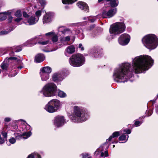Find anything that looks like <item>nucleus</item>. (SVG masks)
Here are the masks:
<instances>
[{"label": "nucleus", "instance_id": "obj_32", "mask_svg": "<svg viewBox=\"0 0 158 158\" xmlns=\"http://www.w3.org/2000/svg\"><path fill=\"white\" fill-rule=\"evenodd\" d=\"M77 0H62V2L64 4H72Z\"/></svg>", "mask_w": 158, "mask_h": 158}, {"label": "nucleus", "instance_id": "obj_33", "mask_svg": "<svg viewBox=\"0 0 158 158\" xmlns=\"http://www.w3.org/2000/svg\"><path fill=\"white\" fill-rule=\"evenodd\" d=\"M42 10H38L36 11L35 13V18L37 20H39V17H40L42 14Z\"/></svg>", "mask_w": 158, "mask_h": 158}, {"label": "nucleus", "instance_id": "obj_52", "mask_svg": "<svg viewBox=\"0 0 158 158\" xmlns=\"http://www.w3.org/2000/svg\"><path fill=\"white\" fill-rule=\"evenodd\" d=\"M13 19V17L12 16L10 15L8 17V20L9 23L11 22Z\"/></svg>", "mask_w": 158, "mask_h": 158}, {"label": "nucleus", "instance_id": "obj_55", "mask_svg": "<svg viewBox=\"0 0 158 158\" xmlns=\"http://www.w3.org/2000/svg\"><path fill=\"white\" fill-rule=\"evenodd\" d=\"M16 74L15 73L14 74H12L11 73H10L9 75V76L10 77H14L15 76Z\"/></svg>", "mask_w": 158, "mask_h": 158}, {"label": "nucleus", "instance_id": "obj_27", "mask_svg": "<svg viewBox=\"0 0 158 158\" xmlns=\"http://www.w3.org/2000/svg\"><path fill=\"white\" fill-rule=\"evenodd\" d=\"M10 13L9 12H5L0 13V21H3L7 18L6 15H10Z\"/></svg>", "mask_w": 158, "mask_h": 158}, {"label": "nucleus", "instance_id": "obj_48", "mask_svg": "<svg viewBox=\"0 0 158 158\" xmlns=\"http://www.w3.org/2000/svg\"><path fill=\"white\" fill-rule=\"evenodd\" d=\"M55 34L53 32L51 31L46 34L45 35L46 36L48 35H53Z\"/></svg>", "mask_w": 158, "mask_h": 158}, {"label": "nucleus", "instance_id": "obj_49", "mask_svg": "<svg viewBox=\"0 0 158 158\" xmlns=\"http://www.w3.org/2000/svg\"><path fill=\"white\" fill-rule=\"evenodd\" d=\"M11 118H10L9 117H6L4 119V121L5 122H9L11 120Z\"/></svg>", "mask_w": 158, "mask_h": 158}, {"label": "nucleus", "instance_id": "obj_39", "mask_svg": "<svg viewBox=\"0 0 158 158\" xmlns=\"http://www.w3.org/2000/svg\"><path fill=\"white\" fill-rule=\"evenodd\" d=\"M70 37L68 35L62 39L61 41H68L70 40Z\"/></svg>", "mask_w": 158, "mask_h": 158}, {"label": "nucleus", "instance_id": "obj_26", "mask_svg": "<svg viewBox=\"0 0 158 158\" xmlns=\"http://www.w3.org/2000/svg\"><path fill=\"white\" fill-rule=\"evenodd\" d=\"M120 135V132L119 131H116L112 134V135L110 136L108 139L106 140V143L108 144V143L113 138L118 137Z\"/></svg>", "mask_w": 158, "mask_h": 158}, {"label": "nucleus", "instance_id": "obj_25", "mask_svg": "<svg viewBox=\"0 0 158 158\" xmlns=\"http://www.w3.org/2000/svg\"><path fill=\"white\" fill-rule=\"evenodd\" d=\"M52 71L51 68L48 66L44 67L41 68L40 69V72L44 73L49 74Z\"/></svg>", "mask_w": 158, "mask_h": 158}, {"label": "nucleus", "instance_id": "obj_16", "mask_svg": "<svg viewBox=\"0 0 158 158\" xmlns=\"http://www.w3.org/2000/svg\"><path fill=\"white\" fill-rule=\"evenodd\" d=\"M77 6L80 9L85 11H89V8L85 2H79L77 3Z\"/></svg>", "mask_w": 158, "mask_h": 158}, {"label": "nucleus", "instance_id": "obj_10", "mask_svg": "<svg viewBox=\"0 0 158 158\" xmlns=\"http://www.w3.org/2000/svg\"><path fill=\"white\" fill-rule=\"evenodd\" d=\"M130 36L128 34L124 33L122 34L119 37L118 41L119 44L124 46L127 44L130 40Z\"/></svg>", "mask_w": 158, "mask_h": 158}, {"label": "nucleus", "instance_id": "obj_42", "mask_svg": "<svg viewBox=\"0 0 158 158\" xmlns=\"http://www.w3.org/2000/svg\"><path fill=\"white\" fill-rule=\"evenodd\" d=\"M16 140L15 138L12 137L9 139V142L11 144H14L16 142Z\"/></svg>", "mask_w": 158, "mask_h": 158}, {"label": "nucleus", "instance_id": "obj_22", "mask_svg": "<svg viewBox=\"0 0 158 158\" xmlns=\"http://www.w3.org/2000/svg\"><path fill=\"white\" fill-rule=\"evenodd\" d=\"M45 59L44 55L42 54H38L35 56V60L36 63H40L43 61Z\"/></svg>", "mask_w": 158, "mask_h": 158}, {"label": "nucleus", "instance_id": "obj_14", "mask_svg": "<svg viewBox=\"0 0 158 158\" xmlns=\"http://www.w3.org/2000/svg\"><path fill=\"white\" fill-rule=\"evenodd\" d=\"M17 58L16 57H10L7 59L6 58L4 61L1 64V67L3 70H6L9 65V62H11L12 60H16Z\"/></svg>", "mask_w": 158, "mask_h": 158}, {"label": "nucleus", "instance_id": "obj_64", "mask_svg": "<svg viewBox=\"0 0 158 158\" xmlns=\"http://www.w3.org/2000/svg\"><path fill=\"white\" fill-rule=\"evenodd\" d=\"M118 142V141H116V142H115V143H117Z\"/></svg>", "mask_w": 158, "mask_h": 158}, {"label": "nucleus", "instance_id": "obj_13", "mask_svg": "<svg viewBox=\"0 0 158 158\" xmlns=\"http://www.w3.org/2000/svg\"><path fill=\"white\" fill-rule=\"evenodd\" d=\"M64 74L63 73H56L52 76V80L56 82H58L62 81L64 78Z\"/></svg>", "mask_w": 158, "mask_h": 158}, {"label": "nucleus", "instance_id": "obj_24", "mask_svg": "<svg viewBox=\"0 0 158 158\" xmlns=\"http://www.w3.org/2000/svg\"><path fill=\"white\" fill-rule=\"evenodd\" d=\"M40 76L42 81H47L49 78V75L48 73L40 72Z\"/></svg>", "mask_w": 158, "mask_h": 158}, {"label": "nucleus", "instance_id": "obj_28", "mask_svg": "<svg viewBox=\"0 0 158 158\" xmlns=\"http://www.w3.org/2000/svg\"><path fill=\"white\" fill-rule=\"evenodd\" d=\"M30 9V7L27 8L26 11H23V17L25 18H28L31 15V12H29V9Z\"/></svg>", "mask_w": 158, "mask_h": 158}, {"label": "nucleus", "instance_id": "obj_9", "mask_svg": "<svg viewBox=\"0 0 158 158\" xmlns=\"http://www.w3.org/2000/svg\"><path fill=\"white\" fill-rule=\"evenodd\" d=\"M43 39L42 37L41 36H36L35 38L31 39L27 42V45L29 44H35L37 42L42 45H45L48 44L49 43V41L47 40L46 41H43L42 39Z\"/></svg>", "mask_w": 158, "mask_h": 158}, {"label": "nucleus", "instance_id": "obj_60", "mask_svg": "<svg viewBox=\"0 0 158 158\" xmlns=\"http://www.w3.org/2000/svg\"><path fill=\"white\" fill-rule=\"evenodd\" d=\"M53 51L52 50H51V51ZM50 51H46V52H50Z\"/></svg>", "mask_w": 158, "mask_h": 158}, {"label": "nucleus", "instance_id": "obj_36", "mask_svg": "<svg viewBox=\"0 0 158 158\" xmlns=\"http://www.w3.org/2000/svg\"><path fill=\"white\" fill-rule=\"evenodd\" d=\"M52 41L53 43L57 42L58 41V37L55 34L53 35V36L52 38Z\"/></svg>", "mask_w": 158, "mask_h": 158}, {"label": "nucleus", "instance_id": "obj_34", "mask_svg": "<svg viewBox=\"0 0 158 158\" xmlns=\"http://www.w3.org/2000/svg\"><path fill=\"white\" fill-rule=\"evenodd\" d=\"M58 95L61 98H64L66 96V94L63 91L59 90L58 93Z\"/></svg>", "mask_w": 158, "mask_h": 158}, {"label": "nucleus", "instance_id": "obj_11", "mask_svg": "<svg viewBox=\"0 0 158 158\" xmlns=\"http://www.w3.org/2000/svg\"><path fill=\"white\" fill-rule=\"evenodd\" d=\"M117 12L116 8H112L108 10H103L102 16L104 18H110L114 16Z\"/></svg>", "mask_w": 158, "mask_h": 158}, {"label": "nucleus", "instance_id": "obj_54", "mask_svg": "<svg viewBox=\"0 0 158 158\" xmlns=\"http://www.w3.org/2000/svg\"><path fill=\"white\" fill-rule=\"evenodd\" d=\"M79 48H80L81 50H84V48L82 46V44H79Z\"/></svg>", "mask_w": 158, "mask_h": 158}, {"label": "nucleus", "instance_id": "obj_6", "mask_svg": "<svg viewBox=\"0 0 158 158\" xmlns=\"http://www.w3.org/2000/svg\"><path fill=\"white\" fill-rule=\"evenodd\" d=\"M69 63L74 67H79L83 65L85 61V58L81 54H77L72 55L69 59Z\"/></svg>", "mask_w": 158, "mask_h": 158}, {"label": "nucleus", "instance_id": "obj_3", "mask_svg": "<svg viewBox=\"0 0 158 158\" xmlns=\"http://www.w3.org/2000/svg\"><path fill=\"white\" fill-rule=\"evenodd\" d=\"M74 116L72 120L76 123L82 122L86 121L89 118V113L85 109L81 106H73Z\"/></svg>", "mask_w": 158, "mask_h": 158}, {"label": "nucleus", "instance_id": "obj_51", "mask_svg": "<svg viewBox=\"0 0 158 158\" xmlns=\"http://www.w3.org/2000/svg\"><path fill=\"white\" fill-rule=\"evenodd\" d=\"M22 19L21 18H19L16 19H14V20L15 22H17V23H19L22 20Z\"/></svg>", "mask_w": 158, "mask_h": 158}, {"label": "nucleus", "instance_id": "obj_61", "mask_svg": "<svg viewBox=\"0 0 158 158\" xmlns=\"http://www.w3.org/2000/svg\"><path fill=\"white\" fill-rule=\"evenodd\" d=\"M92 28H93V27H94V25L92 26Z\"/></svg>", "mask_w": 158, "mask_h": 158}, {"label": "nucleus", "instance_id": "obj_40", "mask_svg": "<svg viewBox=\"0 0 158 158\" xmlns=\"http://www.w3.org/2000/svg\"><path fill=\"white\" fill-rule=\"evenodd\" d=\"M39 2L42 6H44L46 4V2L44 0H39Z\"/></svg>", "mask_w": 158, "mask_h": 158}, {"label": "nucleus", "instance_id": "obj_58", "mask_svg": "<svg viewBox=\"0 0 158 158\" xmlns=\"http://www.w3.org/2000/svg\"><path fill=\"white\" fill-rule=\"evenodd\" d=\"M115 145H114L113 146V147L114 148L115 147Z\"/></svg>", "mask_w": 158, "mask_h": 158}, {"label": "nucleus", "instance_id": "obj_38", "mask_svg": "<svg viewBox=\"0 0 158 158\" xmlns=\"http://www.w3.org/2000/svg\"><path fill=\"white\" fill-rule=\"evenodd\" d=\"M120 132H123V133H126L128 134H129L131 133V130L129 129H125L123 130H121L120 131Z\"/></svg>", "mask_w": 158, "mask_h": 158}, {"label": "nucleus", "instance_id": "obj_41", "mask_svg": "<svg viewBox=\"0 0 158 158\" xmlns=\"http://www.w3.org/2000/svg\"><path fill=\"white\" fill-rule=\"evenodd\" d=\"M11 31H2L0 32V35H5L8 34Z\"/></svg>", "mask_w": 158, "mask_h": 158}, {"label": "nucleus", "instance_id": "obj_12", "mask_svg": "<svg viewBox=\"0 0 158 158\" xmlns=\"http://www.w3.org/2000/svg\"><path fill=\"white\" fill-rule=\"evenodd\" d=\"M65 122L64 117L58 115L54 119V124L57 127L62 126Z\"/></svg>", "mask_w": 158, "mask_h": 158}, {"label": "nucleus", "instance_id": "obj_47", "mask_svg": "<svg viewBox=\"0 0 158 158\" xmlns=\"http://www.w3.org/2000/svg\"><path fill=\"white\" fill-rule=\"evenodd\" d=\"M5 140L4 139L1 137L0 134V144L3 143L5 142Z\"/></svg>", "mask_w": 158, "mask_h": 158}, {"label": "nucleus", "instance_id": "obj_44", "mask_svg": "<svg viewBox=\"0 0 158 158\" xmlns=\"http://www.w3.org/2000/svg\"><path fill=\"white\" fill-rule=\"evenodd\" d=\"M89 155L88 153H84L81 155L82 158H86Z\"/></svg>", "mask_w": 158, "mask_h": 158}, {"label": "nucleus", "instance_id": "obj_62", "mask_svg": "<svg viewBox=\"0 0 158 158\" xmlns=\"http://www.w3.org/2000/svg\"><path fill=\"white\" fill-rule=\"evenodd\" d=\"M94 56H95L96 57H97V56H95V55L94 54Z\"/></svg>", "mask_w": 158, "mask_h": 158}, {"label": "nucleus", "instance_id": "obj_50", "mask_svg": "<svg viewBox=\"0 0 158 158\" xmlns=\"http://www.w3.org/2000/svg\"><path fill=\"white\" fill-rule=\"evenodd\" d=\"M22 50V48L20 47H16L15 52H19Z\"/></svg>", "mask_w": 158, "mask_h": 158}, {"label": "nucleus", "instance_id": "obj_17", "mask_svg": "<svg viewBox=\"0 0 158 158\" xmlns=\"http://www.w3.org/2000/svg\"><path fill=\"white\" fill-rule=\"evenodd\" d=\"M38 21L35 16H31L27 19L24 20V23L26 24L31 25L35 24Z\"/></svg>", "mask_w": 158, "mask_h": 158}, {"label": "nucleus", "instance_id": "obj_4", "mask_svg": "<svg viewBox=\"0 0 158 158\" xmlns=\"http://www.w3.org/2000/svg\"><path fill=\"white\" fill-rule=\"evenodd\" d=\"M142 41L145 47L150 49H154L158 45V39L153 34L145 35L143 38Z\"/></svg>", "mask_w": 158, "mask_h": 158}, {"label": "nucleus", "instance_id": "obj_59", "mask_svg": "<svg viewBox=\"0 0 158 158\" xmlns=\"http://www.w3.org/2000/svg\"><path fill=\"white\" fill-rule=\"evenodd\" d=\"M88 158H92V157H89Z\"/></svg>", "mask_w": 158, "mask_h": 158}, {"label": "nucleus", "instance_id": "obj_15", "mask_svg": "<svg viewBox=\"0 0 158 158\" xmlns=\"http://www.w3.org/2000/svg\"><path fill=\"white\" fill-rule=\"evenodd\" d=\"M54 17L53 14L50 12L46 13L43 17V22L44 24L50 22Z\"/></svg>", "mask_w": 158, "mask_h": 158}, {"label": "nucleus", "instance_id": "obj_56", "mask_svg": "<svg viewBox=\"0 0 158 158\" xmlns=\"http://www.w3.org/2000/svg\"><path fill=\"white\" fill-rule=\"evenodd\" d=\"M111 0H105V1H106V2H110V1Z\"/></svg>", "mask_w": 158, "mask_h": 158}, {"label": "nucleus", "instance_id": "obj_1", "mask_svg": "<svg viewBox=\"0 0 158 158\" xmlns=\"http://www.w3.org/2000/svg\"><path fill=\"white\" fill-rule=\"evenodd\" d=\"M154 60L147 55H141L133 59L132 65L133 70L135 73H144L153 65Z\"/></svg>", "mask_w": 158, "mask_h": 158}, {"label": "nucleus", "instance_id": "obj_8", "mask_svg": "<svg viewBox=\"0 0 158 158\" xmlns=\"http://www.w3.org/2000/svg\"><path fill=\"white\" fill-rule=\"evenodd\" d=\"M109 145L105 143L99 148L95 152L94 155L97 157H100L104 156L106 157L108 156L107 151L106 150L104 153L103 151L104 150L107 149L109 147Z\"/></svg>", "mask_w": 158, "mask_h": 158}, {"label": "nucleus", "instance_id": "obj_35", "mask_svg": "<svg viewBox=\"0 0 158 158\" xmlns=\"http://www.w3.org/2000/svg\"><path fill=\"white\" fill-rule=\"evenodd\" d=\"M82 30L81 29L80 30H77L76 31V34L78 35L79 34H81V35H79V36L80 37L81 39H83L84 37V35L82 33Z\"/></svg>", "mask_w": 158, "mask_h": 158}, {"label": "nucleus", "instance_id": "obj_20", "mask_svg": "<svg viewBox=\"0 0 158 158\" xmlns=\"http://www.w3.org/2000/svg\"><path fill=\"white\" fill-rule=\"evenodd\" d=\"M31 132L30 131L23 135L19 134L18 133L16 134H15V137L17 139H27L31 135Z\"/></svg>", "mask_w": 158, "mask_h": 158}, {"label": "nucleus", "instance_id": "obj_46", "mask_svg": "<svg viewBox=\"0 0 158 158\" xmlns=\"http://www.w3.org/2000/svg\"><path fill=\"white\" fill-rule=\"evenodd\" d=\"M152 113V111L151 110H149L148 111H146V114L148 116H150Z\"/></svg>", "mask_w": 158, "mask_h": 158}, {"label": "nucleus", "instance_id": "obj_5", "mask_svg": "<svg viewBox=\"0 0 158 158\" xmlns=\"http://www.w3.org/2000/svg\"><path fill=\"white\" fill-rule=\"evenodd\" d=\"M57 89L56 86L53 83H49L46 84L40 91L43 95L47 97H50L55 95Z\"/></svg>", "mask_w": 158, "mask_h": 158}, {"label": "nucleus", "instance_id": "obj_18", "mask_svg": "<svg viewBox=\"0 0 158 158\" xmlns=\"http://www.w3.org/2000/svg\"><path fill=\"white\" fill-rule=\"evenodd\" d=\"M50 105L52 106L57 110L60 106V101L56 99H52L49 102Z\"/></svg>", "mask_w": 158, "mask_h": 158}, {"label": "nucleus", "instance_id": "obj_45", "mask_svg": "<svg viewBox=\"0 0 158 158\" xmlns=\"http://www.w3.org/2000/svg\"><path fill=\"white\" fill-rule=\"evenodd\" d=\"M141 123L139 121H135L134 124L135 127H138L139 126Z\"/></svg>", "mask_w": 158, "mask_h": 158}, {"label": "nucleus", "instance_id": "obj_53", "mask_svg": "<svg viewBox=\"0 0 158 158\" xmlns=\"http://www.w3.org/2000/svg\"><path fill=\"white\" fill-rule=\"evenodd\" d=\"M96 20V18L95 17H93V18H90L89 19V21H90L91 22H94Z\"/></svg>", "mask_w": 158, "mask_h": 158}, {"label": "nucleus", "instance_id": "obj_43", "mask_svg": "<svg viewBox=\"0 0 158 158\" xmlns=\"http://www.w3.org/2000/svg\"><path fill=\"white\" fill-rule=\"evenodd\" d=\"M1 134L4 137V139L6 140L7 138V133L6 132L2 131V132Z\"/></svg>", "mask_w": 158, "mask_h": 158}, {"label": "nucleus", "instance_id": "obj_7", "mask_svg": "<svg viewBox=\"0 0 158 158\" xmlns=\"http://www.w3.org/2000/svg\"><path fill=\"white\" fill-rule=\"evenodd\" d=\"M126 26L123 22H118L111 25L109 29L110 34L118 35L123 32L125 30Z\"/></svg>", "mask_w": 158, "mask_h": 158}, {"label": "nucleus", "instance_id": "obj_29", "mask_svg": "<svg viewBox=\"0 0 158 158\" xmlns=\"http://www.w3.org/2000/svg\"><path fill=\"white\" fill-rule=\"evenodd\" d=\"M110 6L112 8H115L118 4V0H112L110 2Z\"/></svg>", "mask_w": 158, "mask_h": 158}, {"label": "nucleus", "instance_id": "obj_19", "mask_svg": "<svg viewBox=\"0 0 158 158\" xmlns=\"http://www.w3.org/2000/svg\"><path fill=\"white\" fill-rule=\"evenodd\" d=\"M58 31L61 32L64 35H72L73 33V32L69 29L63 27H59L58 29Z\"/></svg>", "mask_w": 158, "mask_h": 158}, {"label": "nucleus", "instance_id": "obj_2", "mask_svg": "<svg viewBox=\"0 0 158 158\" xmlns=\"http://www.w3.org/2000/svg\"><path fill=\"white\" fill-rule=\"evenodd\" d=\"M131 64L128 63L122 64L114 70L113 77L117 82L124 83L128 81L133 76V72L130 71Z\"/></svg>", "mask_w": 158, "mask_h": 158}, {"label": "nucleus", "instance_id": "obj_23", "mask_svg": "<svg viewBox=\"0 0 158 158\" xmlns=\"http://www.w3.org/2000/svg\"><path fill=\"white\" fill-rule=\"evenodd\" d=\"M45 109L46 111L50 113H53L56 111L53 106L50 105L49 102L46 105Z\"/></svg>", "mask_w": 158, "mask_h": 158}, {"label": "nucleus", "instance_id": "obj_57", "mask_svg": "<svg viewBox=\"0 0 158 158\" xmlns=\"http://www.w3.org/2000/svg\"><path fill=\"white\" fill-rule=\"evenodd\" d=\"M18 68H20V69H21L22 67H18Z\"/></svg>", "mask_w": 158, "mask_h": 158}, {"label": "nucleus", "instance_id": "obj_31", "mask_svg": "<svg viewBox=\"0 0 158 158\" xmlns=\"http://www.w3.org/2000/svg\"><path fill=\"white\" fill-rule=\"evenodd\" d=\"M27 158H41L40 156L36 153H33L29 155Z\"/></svg>", "mask_w": 158, "mask_h": 158}, {"label": "nucleus", "instance_id": "obj_37", "mask_svg": "<svg viewBox=\"0 0 158 158\" xmlns=\"http://www.w3.org/2000/svg\"><path fill=\"white\" fill-rule=\"evenodd\" d=\"M15 15L17 17L21 18L22 15L21 11L20 10H17L15 13Z\"/></svg>", "mask_w": 158, "mask_h": 158}, {"label": "nucleus", "instance_id": "obj_30", "mask_svg": "<svg viewBox=\"0 0 158 158\" xmlns=\"http://www.w3.org/2000/svg\"><path fill=\"white\" fill-rule=\"evenodd\" d=\"M129 138L128 135H126L125 134H122L120 135L119 138L118 140L119 141H124V142H127Z\"/></svg>", "mask_w": 158, "mask_h": 158}, {"label": "nucleus", "instance_id": "obj_21", "mask_svg": "<svg viewBox=\"0 0 158 158\" xmlns=\"http://www.w3.org/2000/svg\"><path fill=\"white\" fill-rule=\"evenodd\" d=\"M75 48L73 45L68 46L66 49L65 51V54L67 56V54H71L75 52Z\"/></svg>", "mask_w": 158, "mask_h": 158}, {"label": "nucleus", "instance_id": "obj_63", "mask_svg": "<svg viewBox=\"0 0 158 158\" xmlns=\"http://www.w3.org/2000/svg\"><path fill=\"white\" fill-rule=\"evenodd\" d=\"M1 73V69H0V74Z\"/></svg>", "mask_w": 158, "mask_h": 158}]
</instances>
